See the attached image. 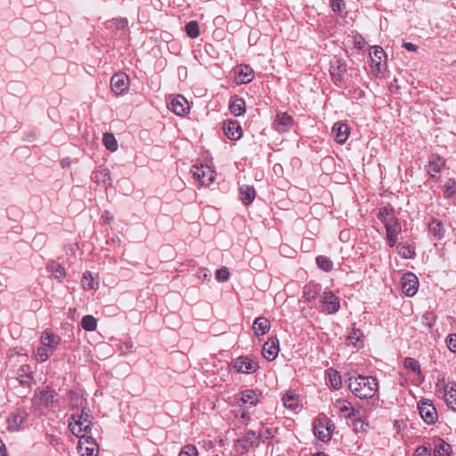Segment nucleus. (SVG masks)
I'll return each instance as SVG.
<instances>
[{
  "instance_id": "nucleus-1",
  "label": "nucleus",
  "mask_w": 456,
  "mask_h": 456,
  "mask_svg": "<svg viewBox=\"0 0 456 456\" xmlns=\"http://www.w3.org/2000/svg\"><path fill=\"white\" fill-rule=\"evenodd\" d=\"M349 388L359 398H371L378 390V381L371 376L349 378Z\"/></svg>"
},
{
  "instance_id": "nucleus-2",
  "label": "nucleus",
  "mask_w": 456,
  "mask_h": 456,
  "mask_svg": "<svg viewBox=\"0 0 456 456\" xmlns=\"http://www.w3.org/2000/svg\"><path fill=\"white\" fill-rule=\"evenodd\" d=\"M330 73L334 84L341 87L346 82V65L344 61L335 58L330 61Z\"/></svg>"
},
{
  "instance_id": "nucleus-3",
  "label": "nucleus",
  "mask_w": 456,
  "mask_h": 456,
  "mask_svg": "<svg viewBox=\"0 0 456 456\" xmlns=\"http://www.w3.org/2000/svg\"><path fill=\"white\" fill-rule=\"evenodd\" d=\"M90 410L86 408H83L81 411V414L76 419L75 416H72V419L75 420V423H69V428L73 434L77 436H80L81 432H88L91 429V420H90Z\"/></svg>"
},
{
  "instance_id": "nucleus-4",
  "label": "nucleus",
  "mask_w": 456,
  "mask_h": 456,
  "mask_svg": "<svg viewBox=\"0 0 456 456\" xmlns=\"http://www.w3.org/2000/svg\"><path fill=\"white\" fill-rule=\"evenodd\" d=\"M258 436L256 435L255 431L249 430L242 438L236 441L234 446L235 451L240 454H244L248 452L250 447L258 446Z\"/></svg>"
},
{
  "instance_id": "nucleus-5",
  "label": "nucleus",
  "mask_w": 456,
  "mask_h": 456,
  "mask_svg": "<svg viewBox=\"0 0 456 456\" xmlns=\"http://www.w3.org/2000/svg\"><path fill=\"white\" fill-rule=\"evenodd\" d=\"M418 409L423 420L427 424H434L437 420V412L432 403L424 399L419 402Z\"/></svg>"
},
{
  "instance_id": "nucleus-6",
  "label": "nucleus",
  "mask_w": 456,
  "mask_h": 456,
  "mask_svg": "<svg viewBox=\"0 0 456 456\" xmlns=\"http://www.w3.org/2000/svg\"><path fill=\"white\" fill-rule=\"evenodd\" d=\"M232 367L239 373H254L258 364L248 356H240L232 362Z\"/></svg>"
},
{
  "instance_id": "nucleus-7",
  "label": "nucleus",
  "mask_w": 456,
  "mask_h": 456,
  "mask_svg": "<svg viewBox=\"0 0 456 456\" xmlns=\"http://www.w3.org/2000/svg\"><path fill=\"white\" fill-rule=\"evenodd\" d=\"M418 286L419 280L415 274L411 273L403 274L402 278V289L405 295L409 297L414 296L417 293Z\"/></svg>"
},
{
  "instance_id": "nucleus-8",
  "label": "nucleus",
  "mask_w": 456,
  "mask_h": 456,
  "mask_svg": "<svg viewBox=\"0 0 456 456\" xmlns=\"http://www.w3.org/2000/svg\"><path fill=\"white\" fill-rule=\"evenodd\" d=\"M387 232V239L389 247L393 248L396 245L397 236L402 232L401 224L397 218L384 224Z\"/></svg>"
},
{
  "instance_id": "nucleus-9",
  "label": "nucleus",
  "mask_w": 456,
  "mask_h": 456,
  "mask_svg": "<svg viewBox=\"0 0 456 456\" xmlns=\"http://www.w3.org/2000/svg\"><path fill=\"white\" fill-rule=\"evenodd\" d=\"M129 77L125 73L115 74L110 80V86L115 94H121L128 89Z\"/></svg>"
},
{
  "instance_id": "nucleus-10",
  "label": "nucleus",
  "mask_w": 456,
  "mask_h": 456,
  "mask_svg": "<svg viewBox=\"0 0 456 456\" xmlns=\"http://www.w3.org/2000/svg\"><path fill=\"white\" fill-rule=\"evenodd\" d=\"M192 175L195 180L199 181L201 184H208L214 180L213 171L208 166H201L200 167L194 166Z\"/></svg>"
},
{
  "instance_id": "nucleus-11",
  "label": "nucleus",
  "mask_w": 456,
  "mask_h": 456,
  "mask_svg": "<svg viewBox=\"0 0 456 456\" xmlns=\"http://www.w3.org/2000/svg\"><path fill=\"white\" fill-rule=\"evenodd\" d=\"M292 117L285 112L278 113L273 125V128L279 133H285L289 131L292 127Z\"/></svg>"
},
{
  "instance_id": "nucleus-12",
  "label": "nucleus",
  "mask_w": 456,
  "mask_h": 456,
  "mask_svg": "<svg viewBox=\"0 0 456 456\" xmlns=\"http://www.w3.org/2000/svg\"><path fill=\"white\" fill-rule=\"evenodd\" d=\"M322 303L325 305L327 314H334L339 310V298L331 291H326L322 295Z\"/></svg>"
},
{
  "instance_id": "nucleus-13",
  "label": "nucleus",
  "mask_w": 456,
  "mask_h": 456,
  "mask_svg": "<svg viewBox=\"0 0 456 456\" xmlns=\"http://www.w3.org/2000/svg\"><path fill=\"white\" fill-rule=\"evenodd\" d=\"M224 134L231 140H238L242 135V129L236 120L224 121L223 125Z\"/></svg>"
},
{
  "instance_id": "nucleus-14",
  "label": "nucleus",
  "mask_w": 456,
  "mask_h": 456,
  "mask_svg": "<svg viewBox=\"0 0 456 456\" xmlns=\"http://www.w3.org/2000/svg\"><path fill=\"white\" fill-rule=\"evenodd\" d=\"M279 353V340L277 338H269L263 346V356L268 361H273Z\"/></svg>"
},
{
  "instance_id": "nucleus-15",
  "label": "nucleus",
  "mask_w": 456,
  "mask_h": 456,
  "mask_svg": "<svg viewBox=\"0 0 456 456\" xmlns=\"http://www.w3.org/2000/svg\"><path fill=\"white\" fill-rule=\"evenodd\" d=\"M169 109L176 115L183 116L190 108L187 100L182 95H177L172 99Z\"/></svg>"
},
{
  "instance_id": "nucleus-16",
  "label": "nucleus",
  "mask_w": 456,
  "mask_h": 456,
  "mask_svg": "<svg viewBox=\"0 0 456 456\" xmlns=\"http://www.w3.org/2000/svg\"><path fill=\"white\" fill-rule=\"evenodd\" d=\"M332 134L338 143H344L349 135V127L344 123H335L332 127Z\"/></svg>"
},
{
  "instance_id": "nucleus-17",
  "label": "nucleus",
  "mask_w": 456,
  "mask_h": 456,
  "mask_svg": "<svg viewBox=\"0 0 456 456\" xmlns=\"http://www.w3.org/2000/svg\"><path fill=\"white\" fill-rule=\"evenodd\" d=\"M240 198L246 206L251 204L256 198V190L253 186L243 184L240 186Z\"/></svg>"
},
{
  "instance_id": "nucleus-18",
  "label": "nucleus",
  "mask_w": 456,
  "mask_h": 456,
  "mask_svg": "<svg viewBox=\"0 0 456 456\" xmlns=\"http://www.w3.org/2000/svg\"><path fill=\"white\" fill-rule=\"evenodd\" d=\"M445 161L443 158H441L438 155H431L429 157L428 160V172L432 175L435 176L436 174H438L441 172L443 167L444 166Z\"/></svg>"
},
{
  "instance_id": "nucleus-19",
  "label": "nucleus",
  "mask_w": 456,
  "mask_h": 456,
  "mask_svg": "<svg viewBox=\"0 0 456 456\" xmlns=\"http://www.w3.org/2000/svg\"><path fill=\"white\" fill-rule=\"evenodd\" d=\"M335 408L338 409V413L341 417L349 418L351 416H357L358 410L350 406V403L346 401L338 400L335 403Z\"/></svg>"
},
{
  "instance_id": "nucleus-20",
  "label": "nucleus",
  "mask_w": 456,
  "mask_h": 456,
  "mask_svg": "<svg viewBox=\"0 0 456 456\" xmlns=\"http://www.w3.org/2000/svg\"><path fill=\"white\" fill-rule=\"evenodd\" d=\"M252 328L256 336H261L270 330L271 324L268 319L260 316L254 321Z\"/></svg>"
},
{
  "instance_id": "nucleus-21",
  "label": "nucleus",
  "mask_w": 456,
  "mask_h": 456,
  "mask_svg": "<svg viewBox=\"0 0 456 456\" xmlns=\"http://www.w3.org/2000/svg\"><path fill=\"white\" fill-rule=\"evenodd\" d=\"M443 394L448 407L452 411H456V383L453 381L449 382L447 384V390Z\"/></svg>"
},
{
  "instance_id": "nucleus-22",
  "label": "nucleus",
  "mask_w": 456,
  "mask_h": 456,
  "mask_svg": "<svg viewBox=\"0 0 456 456\" xmlns=\"http://www.w3.org/2000/svg\"><path fill=\"white\" fill-rule=\"evenodd\" d=\"M370 56L371 59V66L375 68L378 71H381V61L386 56V53L382 47L374 46L373 50L370 53Z\"/></svg>"
},
{
  "instance_id": "nucleus-23",
  "label": "nucleus",
  "mask_w": 456,
  "mask_h": 456,
  "mask_svg": "<svg viewBox=\"0 0 456 456\" xmlns=\"http://www.w3.org/2000/svg\"><path fill=\"white\" fill-rule=\"evenodd\" d=\"M41 341L44 346L50 350H53L59 345L61 338L54 335L53 332L45 330L41 337Z\"/></svg>"
},
{
  "instance_id": "nucleus-24",
  "label": "nucleus",
  "mask_w": 456,
  "mask_h": 456,
  "mask_svg": "<svg viewBox=\"0 0 456 456\" xmlns=\"http://www.w3.org/2000/svg\"><path fill=\"white\" fill-rule=\"evenodd\" d=\"M18 379L22 386H30L33 380V376L29 365L20 366V368L18 370Z\"/></svg>"
},
{
  "instance_id": "nucleus-25",
  "label": "nucleus",
  "mask_w": 456,
  "mask_h": 456,
  "mask_svg": "<svg viewBox=\"0 0 456 456\" xmlns=\"http://www.w3.org/2000/svg\"><path fill=\"white\" fill-rule=\"evenodd\" d=\"M92 179L97 183H103L105 185L111 184L110 173L108 168L102 167L94 173Z\"/></svg>"
},
{
  "instance_id": "nucleus-26",
  "label": "nucleus",
  "mask_w": 456,
  "mask_h": 456,
  "mask_svg": "<svg viewBox=\"0 0 456 456\" xmlns=\"http://www.w3.org/2000/svg\"><path fill=\"white\" fill-rule=\"evenodd\" d=\"M254 78L253 69L247 65L240 66V70L237 74V82L239 84H247L252 81Z\"/></svg>"
},
{
  "instance_id": "nucleus-27",
  "label": "nucleus",
  "mask_w": 456,
  "mask_h": 456,
  "mask_svg": "<svg viewBox=\"0 0 456 456\" xmlns=\"http://www.w3.org/2000/svg\"><path fill=\"white\" fill-rule=\"evenodd\" d=\"M428 232L429 235L434 239L440 240L444 237V225L441 221L434 219L428 224Z\"/></svg>"
},
{
  "instance_id": "nucleus-28",
  "label": "nucleus",
  "mask_w": 456,
  "mask_h": 456,
  "mask_svg": "<svg viewBox=\"0 0 456 456\" xmlns=\"http://www.w3.org/2000/svg\"><path fill=\"white\" fill-rule=\"evenodd\" d=\"M231 113L234 116H240L245 112L246 104L245 101L241 98H234L229 106Z\"/></svg>"
},
{
  "instance_id": "nucleus-29",
  "label": "nucleus",
  "mask_w": 456,
  "mask_h": 456,
  "mask_svg": "<svg viewBox=\"0 0 456 456\" xmlns=\"http://www.w3.org/2000/svg\"><path fill=\"white\" fill-rule=\"evenodd\" d=\"M452 446L442 439L435 445L434 456H451Z\"/></svg>"
},
{
  "instance_id": "nucleus-30",
  "label": "nucleus",
  "mask_w": 456,
  "mask_h": 456,
  "mask_svg": "<svg viewBox=\"0 0 456 456\" xmlns=\"http://www.w3.org/2000/svg\"><path fill=\"white\" fill-rule=\"evenodd\" d=\"M240 401L245 405L254 406L258 402V395L254 390H245L241 393Z\"/></svg>"
},
{
  "instance_id": "nucleus-31",
  "label": "nucleus",
  "mask_w": 456,
  "mask_h": 456,
  "mask_svg": "<svg viewBox=\"0 0 456 456\" xmlns=\"http://www.w3.org/2000/svg\"><path fill=\"white\" fill-rule=\"evenodd\" d=\"M378 217L383 224L392 222V220L396 218L395 216L394 208L390 206L380 208L379 210Z\"/></svg>"
},
{
  "instance_id": "nucleus-32",
  "label": "nucleus",
  "mask_w": 456,
  "mask_h": 456,
  "mask_svg": "<svg viewBox=\"0 0 456 456\" xmlns=\"http://www.w3.org/2000/svg\"><path fill=\"white\" fill-rule=\"evenodd\" d=\"M321 287L319 284H308L304 288V297L305 300H314L319 293Z\"/></svg>"
},
{
  "instance_id": "nucleus-33",
  "label": "nucleus",
  "mask_w": 456,
  "mask_h": 456,
  "mask_svg": "<svg viewBox=\"0 0 456 456\" xmlns=\"http://www.w3.org/2000/svg\"><path fill=\"white\" fill-rule=\"evenodd\" d=\"M56 395L54 390L47 389L40 392V401L45 405H53L56 402Z\"/></svg>"
},
{
  "instance_id": "nucleus-34",
  "label": "nucleus",
  "mask_w": 456,
  "mask_h": 456,
  "mask_svg": "<svg viewBox=\"0 0 456 456\" xmlns=\"http://www.w3.org/2000/svg\"><path fill=\"white\" fill-rule=\"evenodd\" d=\"M314 435L322 442L329 441L331 437L330 429L324 428L321 424H314Z\"/></svg>"
},
{
  "instance_id": "nucleus-35",
  "label": "nucleus",
  "mask_w": 456,
  "mask_h": 456,
  "mask_svg": "<svg viewBox=\"0 0 456 456\" xmlns=\"http://www.w3.org/2000/svg\"><path fill=\"white\" fill-rule=\"evenodd\" d=\"M283 404L286 408L296 411L298 408V398L292 393H287L283 398Z\"/></svg>"
},
{
  "instance_id": "nucleus-36",
  "label": "nucleus",
  "mask_w": 456,
  "mask_h": 456,
  "mask_svg": "<svg viewBox=\"0 0 456 456\" xmlns=\"http://www.w3.org/2000/svg\"><path fill=\"white\" fill-rule=\"evenodd\" d=\"M47 270L54 274V276L58 279L63 278L66 274L65 269L55 261H51L47 265Z\"/></svg>"
},
{
  "instance_id": "nucleus-37",
  "label": "nucleus",
  "mask_w": 456,
  "mask_h": 456,
  "mask_svg": "<svg viewBox=\"0 0 456 456\" xmlns=\"http://www.w3.org/2000/svg\"><path fill=\"white\" fill-rule=\"evenodd\" d=\"M397 253L405 259L412 258L415 255L414 249L410 246L406 244H398L397 245Z\"/></svg>"
},
{
  "instance_id": "nucleus-38",
  "label": "nucleus",
  "mask_w": 456,
  "mask_h": 456,
  "mask_svg": "<svg viewBox=\"0 0 456 456\" xmlns=\"http://www.w3.org/2000/svg\"><path fill=\"white\" fill-rule=\"evenodd\" d=\"M103 144L110 151L118 150V142L112 134L106 133L103 135Z\"/></svg>"
},
{
  "instance_id": "nucleus-39",
  "label": "nucleus",
  "mask_w": 456,
  "mask_h": 456,
  "mask_svg": "<svg viewBox=\"0 0 456 456\" xmlns=\"http://www.w3.org/2000/svg\"><path fill=\"white\" fill-rule=\"evenodd\" d=\"M81 326L86 330L93 331L97 326L96 319L93 315H85L82 318Z\"/></svg>"
},
{
  "instance_id": "nucleus-40",
  "label": "nucleus",
  "mask_w": 456,
  "mask_h": 456,
  "mask_svg": "<svg viewBox=\"0 0 456 456\" xmlns=\"http://www.w3.org/2000/svg\"><path fill=\"white\" fill-rule=\"evenodd\" d=\"M404 366L416 372L422 380L424 379V377L421 374L420 366L414 358L407 357L404 360Z\"/></svg>"
},
{
  "instance_id": "nucleus-41",
  "label": "nucleus",
  "mask_w": 456,
  "mask_h": 456,
  "mask_svg": "<svg viewBox=\"0 0 456 456\" xmlns=\"http://www.w3.org/2000/svg\"><path fill=\"white\" fill-rule=\"evenodd\" d=\"M185 30L191 38H197L200 36L199 24L195 20H191L185 26Z\"/></svg>"
},
{
  "instance_id": "nucleus-42",
  "label": "nucleus",
  "mask_w": 456,
  "mask_h": 456,
  "mask_svg": "<svg viewBox=\"0 0 456 456\" xmlns=\"http://www.w3.org/2000/svg\"><path fill=\"white\" fill-rule=\"evenodd\" d=\"M328 375L331 386L336 389L339 388L341 387V377L339 373L333 369H329Z\"/></svg>"
},
{
  "instance_id": "nucleus-43",
  "label": "nucleus",
  "mask_w": 456,
  "mask_h": 456,
  "mask_svg": "<svg viewBox=\"0 0 456 456\" xmlns=\"http://www.w3.org/2000/svg\"><path fill=\"white\" fill-rule=\"evenodd\" d=\"M318 266L325 272H330L333 268L332 261L324 256H320L316 258Z\"/></svg>"
},
{
  "instance_id": "nucleus-44",
  "label": "nucleus",
  "mask_w": 456,
  "mask_h": 456,
  "mask_svg": "<svg viewBox=\"0 0 456 456\" xmlns=\"http://www.w3.org/2000/svg\"><path fill=\"white\" fill-rule=\"evenodd\" d=\"M81 283L85 289H93L94 288V278L90 272L87 271V272L84 273L82 280H81Z\"/></svg>"
},
{
  "instance_id": "nucleus-45",
  "label": "nucleus",
  "mask_w": 456,
  "mask_h": 456,
  "mask_svg": "<svg viewBox=\"0 0 456 456\" xmlns=\"http://www.w3.org/2000/svg\"><path fill=\"white\" fill-rule=\"evenodd\" d=\"M216 278L219 281H226L230 279V272L227 267L223 266L216 273Z\"/></svg>"
},
{
  "instance_id": "nucleus-46",
  "label": "nucleus",
  "mask_w": 456,
  "mask_h": 456,
  "mask_svg": "<svg viewBox=\"0 0 456 456\" xmlns=\"http://www.w3.org/2000/svg\"><path fill=\"white\" fill-rule=\"evenodd\" d=\"M179 456H198V450L194 445L187 444L182 448Z\"/></svg>"
},
{
  "instance_id": "nucleus-47",
  "label": "nucleus",
  "mask_w": 456,
  "mask_h": 456,
  "mask_svg": "<svg viewBox=\"0 0 456 456\" xmlns=\"http://www.w3.org/2000/svg\"><path fill=\"white\" fill-rule=\"evenodd\" d=\"M447 384L445 381V377L443 374H439L437 377V382L436 384V388L437 392L444 393L447 390Z\"/></svg>"
},
{
  "instance_id": "nucleus-48",
  "label": "nucleus",
  "mask_w": 456,
  "mask_h": 456,
  "mask_svg": "<svg viewBox=\"0 0 456 456\" xmlns=\"http://www.w3.org/2000/svg\"><path fill=\"white\" fill-rule=\"evenodd\" d=\"M49 350L45 346L38 347L36 354L37 359L42 362H45L49 357Z\"/></svg>"
},
{
  "instance_id": "nucleus-49",
  "label": "nucleus",
  "mask_w": 456,
  "mask_h": 456,
  "mask_svg": "<svg viewBox=\"0 0 456 456\" xmlns=\"http://www.w3.org/2000/svg\"><path fill=\"white\" fill-rule=\"evenodd\" d=\"M362 332L358 329H354L348 335V339L353 343L354 346H357L360 342Z\"/></svg>"
},
{
  "instance_id": "nucleus-50",
  "label": "nucleus",
  "mask_w": 456,
  "mask_h": 456,
  "mask_svg": "<svg viewBox=\"0 0 456 456\" xmlns=\"http://www.w3.org/2000/svg\"><path fill=\"white\" fill-rule=\"evenodd\" d=\"M445 343L451 352L456 353V334L449 335L445 339Z\"/></svg>"
},
{
  "instance_id": "nucleus-51",
  "label": "nucleus",
  "mask_w": 456,
  "mask_h": 456,
  "mask_svg": "<svg viewBox=\"0 0 456 456\" xmlns=\"http://www.w3.org/2000/svg\"><path fill=\"white\" fill-rule=\"evenodd\" d=\"M78 447H79L82 456H95V453H94L95 448L94 446H92V447L86 446L84 448L83 444L80 442Z\"/></svg>"
},
{
  "instance_id": "nucleus-52",
  "label": "nucleus",
  "mask_w": 456,
  "mask_h": 456,
  "mask_svg": "<svg viewBox=\"0 0 456 456\" xmlns=\"http://www.w3.org/2000/svg\"><path fill=\"white\" fill-rule=\"evenodd\" d=\"M456 183L454 181L449 182L444 185V195L445 197H452L455 193V187Z\"/></svg>"
},
{
  "instance_id": "nucleus-53",
  "label": "nucleus",
  "mask_w": 456,
  "mask_h": 456,
  "mask_svg": "<svg viewBox=\"0 0 456 456\" xmlns=\"http://www.w3.org/2000/svg\"><path fill=\"white\" fill-rule=\"evenodd\" d=\"M331 7L334 12H340L345 8V3L342 0H332Z\"/></svg>"
},
{
  "instance_id": "nucleus-54",
  "label": "nucleus",
  "mask_w": 456,
  "mask_h": 456,
  "mask_svg": "<svg viewBox=\"0 0 456 456\" xmlns=\"http://www.w3.org/2000/svg\"><path fill=\"white\" fill-rule=\"evenodd\" d=\"M111 22L118 29L124 28L127 25V20L125 18L113 19Z\"/></svg>"
},
{
  "instance_id": "nucleus-55",
  "label": "nucleus",
  "mask_w": 456,
  "mask_h": 456,
  "mask_svg": "<svg viewBox=\"0 0 456 456\" xmlns=\"http://www.w3.org/2000/svg\"><path fill=\"white\" fill-rule=\"evenodd\" d=\"M199 279L209 281L211 280V273L208 269H200L198 273Z\"/></svg>"
},
{
  "instance_id": "nucleus-56",
  "label": "nucleus",
  "mask_w": 456,
  "mask_h": 456,
  "mask_svg": "<svg viewBox=\"0 0 456 456\" xmlns=\"http://www.w3.org/2000/svg\"><path fill=\"white\" fill-rule=\"evenodd\" d=\"M367 423L363 422L361 419H356L355 423L354 424V429L355 432H363L366 430Z\"/></svg>"
},
{
  "instance_id": "nucleus-57",
  "label": "nucleus",
  "mask_w": 456,
  "mask_h": 456,
  "mask_svg": "<svg viewBox=\"0 0 456 456\" xmlns=\"http://www.w3.org/2000/svg\"><path fill=\"white\" fill-rule=\"evenodd\" d=\"M414 456H431L429 450L425 446H419L415 450Z\"/></svg>"
},
{
  "instance_id": "nucleus-58",
  "label": "nucleus",
  "mask_w": 456,
  "mask_h": 456,
  "mask_svg": "<svg viewBox=\"0 0 456 456\" xmlns=\"http://www.w3.org/2000/svg\"><path fill=\"white\" fill-rule=\"evenodd\" d=\"M258 439H269L270 437L273 436L272 430L269 428H266L265 430H262L259 435L257 436Z\"/></svg>"
},
{
  "instance_id": "nucleus-59",
  "label": "nucleus",
  "mask_w": 456,
  "mask_h": 456,
  "mask_svg": "<svg viewBox=\"0 0 456 456\" xmlns=\"http://www.w3.org/2000/svg\"><path fill=\"white\" fill-rule=\"evenodd\" d=\"M23 422V417L20 416V415H13V423L15 424L16 427H13V429L14 428H18Z\"/></svg>"
},
{
  "instance_id": "nucleus-60",
  "label": "nucleus",
  "mask_w": 456,
  "mask_h": 456,
  "mask_svg": "<svg viewBox=\"0 0 456 456\" xmlns=\"http://www.w3.org/2000/svg\"><path fill=\"white\" fill-rule=\"evenodd\" d=\"M403 47L410 52H415L417 50V45L409 42H404Z\"/></svg>"
},
{
  "instance_id": "nucleus-61",
  "label": "nucleus",
  "mask_w": 456,
  "mask_h": 456,
  "mask_svg": "<svg viewBox=\"0 0 456 456\" xmlns=\"http://www.w3.org/2000/svg\"><path fill=\"white\" fill-rule=\"evenodd\" d=\"M102 218L106 223H110L113 220V216L110 214V211L105 210L102 214Z\"/></svg>"
},
{
  "instance_id": "nucleus-62",
  "label": "nucleus",
  "mask_w": 456,
  "mask_h": 456,
  "mask_svg": "<svg viewBox=\"0 0 456 456\" xmlns=\"http://www.w3.org/2000/svg\"><path fill=\"white\" fill-rule=\"evenodd\" d=\"M6 447L5 444L0 441V456H5Z\"/></svg>"
},
{
  "instance_id": "nucleus-63",
  "label": "nucleus",
  "mask_w": 456,
  "mask_h": 456,
  "mask_svg": "<svg viewBox=\"0 0 456 456\" xmlns=\"http://www.w3.org/2000/svg\"><path fill=\"white\" fill-rule=\"evenodd\" d=\"M313 456H328V455L325 454L324 452H318V453L314 454Z\"/></svg>"
},
{
  "instance_id": "nucleus-64",
  "label": "nucleus",
  "mask_w": 456,
  "mask_h": 456,
  "mask_svg": "<svg viewBox=\"0 0 456 456\" xmlns=\"http://www.w3.org/2000/svg\"><path fill=\"white\" fill-rule=\"evenodd\" d=\"M241 418H243V419H248V418H249V417H248V413H247V412H243V413H242V415H241Z\"/></svg>"
}]
</instances>
